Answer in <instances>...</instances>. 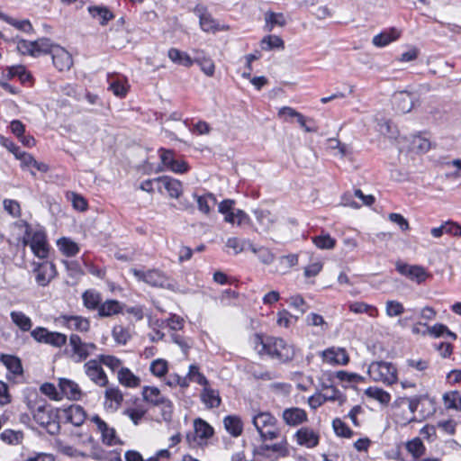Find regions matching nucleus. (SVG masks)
I'll return each instance as SVG.
<instances>
[{"label":"nucleus","mask_w":461,"mask_h":461,"mask_svg":"<svg viewBox=\"0 0 461 461\" xmlns=\"http://www.w3.org/2000/svg\"><path fill=\"white\" fill-rule=\"evenodd\" d=\"M252 343L259 355H267L282 362L289 361L294 357V347L281 338L262 337L255 334Z\"/></svg>","instance_id":"obj_1"},{"label":"nucleus","mask_w":461,"mask_h":461,"mask_svg":"<svg viewBox=\"0 0 461 461\" xmlns=\"http://www.w3.org/2000/svg\"><path fill=\"white\" fill-rule=\"evenodd\" d=\"M15 225L24 231L22 240L23 245L29 246L35 257L41 259L47 258L50 247L45 230L42 227L32 230L31 225L24 220L18 221Z\"/></svg>","instance_id":"obj_2"},{"label":"nucleus","mask_w":461,"mask_h":461,"mask_svg":"<svg viewBox=\"0 0 461 461\" xmlns=\"http://www.w3.org/2000/svg\"><path fill=\"white\" fill-rule=\"evenodd\" d=\"M251 421L261 441H273L280 438L281 428L278 420L269 411H258L252 415Z\"/></svg>","instance_id":"obj_3"},{"label":"nucleus","mask_w":461,"mask_h":461,"mask_svg":"<svg viewBox=\"0 0 461 461\" xmlns=\"http://www.w3.org/2000/svg\"><path fill=\"white\" fill-rule=\"evenodd\" d=\"M59 410L48 404H39L32 411L33 420L50 435L59 433Z\"/></svg>","instance_id":"obj_4"},{"label":"nucleus","mask_w":461,"mask_h":461,"mask_svg":"<svg viewBox=\"0 0 461 461\" xmlns=\"http://www.w3.org/2000/svg\"><path fill=\"white\" fill-rule=\"evenodd\" d=\"M131 273L137 278L138 281H142L149 285L166 288L174 292L177 290L176 283L171 281L163 272L158 269L142 271L140 269L132 268L131 269Z\"/></svg>","instance_id":"obj_5"},{"label":"nucleus","mask_w":461,"mask_h":461,"mask_svg":"<svg viewBox=\"0 0 461 461\" xmlns=\"http://www.w3.org/2000/svg\"><path fill=\"white\" fill-rule=\"evenodd\" d=\"M367 373L373 381L383 383L386 385H391L397 381V369L390 362H372L368 366Z\"/></svg>","instance_id":"obj_6"},{"label":"nucleus","mask_w":461,"mask_h":461,"mask_svg":"<svg viewBox=\"0 0 461 461\" xmlns=\"http://www.w3.org/2000/svg\"><path fill=\"white\" fill-rule=\"evenodd\" d=\"M194 430L185 436L186 442L191 447H204L213 436V428L201 418H196L193 422Z\"/></svg>","instance_id":"obj_7"},{"label":"nucleus","mask_w":461,"mask_h":461,"mask_svg":"<svg viewBox=\"0 0 461 461\" xmlns=\"http://www.w3.org/2000/svg\"><path fill=\"white\" fill-rule=\"evenodd\" d=\"M68 357L74 363H81L96 351L97 346L93 342H85L77 334H71L68 341Z\"/></svg>","instance_id":"obj_8"},{"label":"nucleus","mask_w":461,"mask_h":461,"mask_svg":"<svg viewBox=\"0 0 461 461\" xmlns=\"http://www.w3.org/2000/svg\"><path fill=\"white\" fill-rule=\"evenodd\" d=\"M142 396L148 402L156 406H162V414L165 420H169L171 419L173 403L169 399L161 394L158 387L145 386L142 390Z\"/></svg>","instance_id":"obj_9"},{"label":"nucleus","mask_w":461,"mask_h":461,"mask_svg":"<svg viewBox=\"0 0 461 461\" xmlns=\"http://www.w3.org/2000/svg\"><path fill=\"white\" fill-rule=\"evenodd\" d=\"M88 420L95 425L96 432L101 435L103 444L106 446H115L121 443L115 429L98 414L91 415Z\"/></svg>","instance_id":"obj_10"},{"label":"nucleus","mask_w":461,"mask_h":461,"mask_svg":"<svg viewBox=\"0 0 461 461\" xmlns=\"http://www.w3.org/2000/svg\"><path fill=\"white\" fill-rule=\"evenodd\" d=\"M194 13L199 18L200 28L205 32L215 33L220 31L229 30V26L221 25L203 5H197L194 8Z\"/></svg>","instance_id":"obj_11"},{"label":"nucleus","mask_w":461,"mask_h":461,"mask_svg":"<svg viewBox=\"0 0 461 461\" xmlns=\"http://www.w3.org/2000/svg\"><path fill=\"white\" fill-rule=\"evenodd\" d=\"M102 363L97 357L84 364V371L86 376L96 385L104 387L108 384V377L102 367Z\"/></svg>","instance_id":"obj_12"},{"label":"nucleus","mask_w":461,"mask_h":461,"mask_svg":"<svg viewBox=\"0 0 461 461\" xmlns=\"http://www.w3.org/2000/svg\"><path fill=\"white\" fill-rule=\"evenodd\" d=\"M396 270L402 275L417 284H421L427 280L429 274L425 267L419 265H409L403 262L396 263Z\"/></svg>","instance_id":"obj_13"},{"label":"nucleus","mask_w":461,"mask_h":461,"mask_svg":"<svg viewBox=\"0 0 461 461\" xmlns=\"http://www.w3.org/2000/svg\"><path fill=\"white\" fill-rule=\"evenodd\" d=\"M158 190L162 193L165 190L170 198L178 199L183 194V184L181 181L171 176H163L154 179Z\"/></svg>","instance_id":"obj_14"},{"label":"nucleus","mask_w":461,"mask_h":461,"mask_svg":"<svg viewBox=\"0 0 461 461\" xmlns=\"http://www.w3.org/2000/svg\"><path fill=\"white\" fill-rule=\"evenodd\" d=\"M294 438L300 447L314 448L320 443V433L310 427H302L295 431Z\"/></svg>","instance_id":"obj_15"},{"label":"nucleus","mask_w":461,"mask_h":461,"mask_svg":"<svg viewBox=\"0 0 461 461\" xmlns=\"http://www.w3.org/2000/svg\"><path fill=\"white\" fill-rule=\"evenodd\" d=\"M323 361L330 366H345L349 361V356L344 348L331 347L321 352Z\"/></svg>","instance_id":"obj_16"},{"label":"nucleus","mask_w":461,"mask_h":461,"mask_svg":"<svg viewBox=\"0 0 461 461\" xmlns=\"http://www.w3.org/2000/svg\"><path fill=\"white\" fill-rule=\"evenodd\" d=\"M52 57L53 65L59 70H68L73 65V59L70 53L59 45L52 47V50L50 53Z\"/></svg>","instance_id":"obj_17"},{"label":"nucleus","mask_w":461,"mask_h":461,"mask_svg":"<svg viewBox=\"0 0 461 461\" xmlns=\"http://www.w3.org/2000/svg\"><path fill=\"white\" fill-rule=\"evenodd\" d=\"M282 420L289 427H297L306 422L308 415L303 409L298 407L286 408L282 412Z\"/></svg>","instance_id":"obj_18"},{"label":"nucleus","mask_w":461,"mask_h":461,"mask_svg":"<svg viewBox=\"0 0 461 461\" xmlns=\"http://www.w3.org/2000/svg\"><path fill=\"white\" fill-rule=\"evenodd\" d=\"M36 283L41 286L47 285L56 276L55 265L45 261L34 268Z\"/></svg>","instance_id":"obj_19"},{"label":"nucleus","mask_w":461,"mask_h":461,"mask_svg":"<svg viewBox=\"0 0 461 461\" xmlns=\"http://www.w3.org/2000/svg\"><path fill=\"white\" fill-rule=\"evenodd\" d=\"M200 400L206 409H215L221 404V398L217 389H213L210 384L203 387L200 393Z\"/></svg>","instance_id":"obj_20"},{"label":"nucleus","mask_w":461,"mask_h":461,"mask_svg":"<svg viewBox=\"0 0 461 461\" xmlns=\"http://www.w3.org/2000/svg\"><path fill=\"white\" fill-rule=\"evenodd\" d=\"M62 325L71 330L87 332L90 329V321L87 318L78 315H63L60 317Z\"/></svg>","instance_id":"obj_21"},{"label":"nucleus","mask_w":461,"mask_h":461,"mask_svg":"<svg viewBox=\"0 0 461 461\" xmlns=\"http://www.w3.org/2000/svg\"><path fill=\"white\" fill-rule=\"evenodd\" d=\"M59 387L61 398L65 396L69 400L77 401L82 397V392L79 385L70 379L60 378L59 381Z\"/></svg>","instance_id":"obj_22"},{"label":"nucleus","mask_w":461,"mask_h":461,"mask_svg":"<svg viewBox=\"0 0 461 461\" xmlns=\"http://www.w3.org/2000/svg\"><path fill=\"white\" fill-rule=\"evenodd\" d=\"M415 97L409 92H399L393 95V106L395 110L402 113H407L411 111L414 105Z\"/></svg>","instance_id":"obj_23"},{"label":"nucleus","mask_w":461,"mask_h":461,"mask_svg":"<svg viewBox=\"0 0 461 461\" xmlns=\"http://www.w3.org/2000/svg\"><path fill=\"white\" fill-rule=\"evenodd\" d=\"M61 411L64 414L66 421L76 427L81 426L86 419V413L84 408L77 404L70 405Z\"/></svg>","instance_id":"obj_24"},{"label":"nucleus","mask_w":461,"mask_h":461,"mask_svg":"<svg viewBox=\"0 0 461 461\" xmlns=\"http://www.w3.org/2000/svg\"><path fill=\"white\" fill-rule=\"evenodd\" d=\"M400 36V30L396 28H390L375 35L372 39V43L377 48H383L398 40Z\"/></svg>","instance_id":"obj_25"},{"label":"nucleus","mask_w":461,"mask_h":461,"mask_svg":"<svg viewBox=\"0 0 461 461\" xmlns=\"http://www.w3.org/2000/svg\"><path fill=\"white\" fill-rule=\"evenodd\" d=\"M192 196L196 201L199 212L205 215H208L212 208L217 203L215 195L209 192L203 194L194 193Z\"/></svg>","instance_id":"obj_26"},{"label":"nucleus","mask_w":461,"mask_h":461,"mask_svg":"<svg viewBox=\"0 0 461 461\" xmlns=\"http://www.w3.org/2000/svg\"><path fill=\"white\" fill-rule=\"evenodd\" d=\"M118 382L125 387L136 388L140 384V378L128 367L120 368L117 374Z\"/></svg>","instance_id":"obj_27"},{"label":"nucleus","mask_w":461,"mask_h":461,"mask_svg":"<svg viewBox=\"0 0 461 461\" xmlns=\"http://www.w3.org/2000/svg\"><path fill=\"white\" fill-rule=\"evenodd\" d=\"M123 305L117 300H106L104 303H101L100 306L98 307V316L104 318V317H111L116 314H119L122 312Z\"/></svg>","instance_id":"obj_28"},{"label":"nucleus","mask_w":461,"mask_h":461,"mask_svg":"<svg viewBox=\"0 0 461 461\" xmlns=\"http://www.w3.org/2000/svg\"><path fill=\"white\" fill-rule=\"evenodd\" d=\"M348 306L349 311L355 314L366 313L371 318H376L379 314L378 309L375 306L364 302H349Z\"/></svg>","instance_id":"obj_29"},{"label":"nucleus","mask_w":461,"mask_h":461,"mask_svg":"<svg viewBox=\"0 0 461 461\" xmlns=\"http://www.w3.org/2000/svg\"><path fill=\"white\" fill-rule=\"evenodd\" d=\"M254 214L265 231L270 230L277 221L276 215L267 210H255Z\"/></svg>","instance_id":"obj_30"},{"label":"nucleus","mask_w":461,"mask_h":461,"mask_svg":"<svg viewBox=\"0 0 461 461\" xmlns=\"http://www.w3.org/2000/svg\"><path fill=\"white\" fill-rule=\"evenodd\" d=\"M105 406L109 409L117 410L123 401V394L117 387H110L105 390Z\"/></svg>","instance_id":"obj_31"},{"label":"nucleus","mask_w":461,"mask_h":461,"mask_svg":"<svg viewBox=\"0 0 461 461\" xmlns=\"http://www.w3.org/2000/svg\"><path fill=\"white\" fill-rule=\"evenodd\" d=\"M167 57L173 63L186 68L191 67L194 63V59L189 56L188 53L176 48H171L168 50Z\"/></svg>","instance_id":"obj_32"},{"label":"nucleus","mask_w":461,"mask_h":461,"mask_svg":"<svg viewBox=\"0 0 461 461\" xmlns=\"http://www.w3.org/2000/svg\"><path fill=\"white\" fill-rule=\"evenodd\" d=\"M225 429L232 436L239 437L243 431V422L237 415H228L223 419Z\"/></svg>","instance_id":"obj_33"},{"label":"nucleus","mask_w":461,"mask_h":461,"mask_svg":"<svg viewBox=\"0 0 461 461\" xmlns=\"http://www.w3.org/2000/svg\"><path fill=\"white\" fill-rule=\"evenodd\" d=\"M12 322L18 327L22 331L26 332L31 330L32 327V319L21 311H12L10 312Z\"/></svg>","instance_id":"obj_34"},{"label":"nucleus","mask_w":461,"mask_h":461,"mask_svg":"<svg viewBox=\"0 0 461 461\" xmlns=\"http://www.w3.org/2000/svg\"><path fill=\"white\" fill-rule=\"evenodd\" d=\"M298 264V255L289 254L278 258L275 272L280 275L287 274L293 267Z\"/></svg>","instance_id":"obj_35"},{"label":"nucleus","mask_w":461,"mask_h":461,"mask_svg":"<svg viewBox=\"0 0 461 461\" xmlns=\"http://www.w3.org/2000/svg\"><path fill=\"white\" fill-rule=\"evenodd\" d=\"M90 15L101 25H106L113 18V13L105 6H88Z\"/></svg>","instance_id":"obj_36"},{"label":"nucleus","mask_w":461,"mask_h":461,"mask_svg":"<svg viewBox=\"0 0 461 461\" xmlns=\"http://www.w3.org/2000/svg\"><path fill=\"white\" fill-rule=\"evenodd\" d=\"M59 249L67 257H74L79 252L78 245L69 238L62 237L58 240Z\"/></svg>","instance_id":"obj_37"},{"label":"nucleus","mask_w":461,"mask_h":461,"mask_svg":"<svg viewBox=\"0 0 461 461\" xmlns=\"http://www.w3.org/2000/svg\"><path fill=\"white\" fill-rule=\"evenodd\" d=\"M1 361L5 366L14 375H20L23 374V369L21 360L12 355H2Z\"/></svg>","instance_id":"obj_38"},{"label":"nucleus","mask_w":461,"mask_h":461,"mask_svg":"<svg viewBox=\"0 0 461 461\" xmlns=\"http://www.w3.org/2000/svg\"><path fill=\"white\" fill-rule=\"evenodd\" d=\"M393 420L399 426H406L411 422L417 421L416 416L413 413H408L403 404H399L395 409Z\"/></svg>","instance_id":"obj_39"},{"label":"nucleus","mask_w":461,"mask_h":461,"mask_svg":"<svg viewBox=\"0 0 461 461\" xmlns=\"http://www.w3.org/2000/svg\"><path fill=\"white\" fill-rule=\"evenodd\" d=\"M185 378H187L189 384L190 382L196 383L203 387L210 384L205 375L201 373L199 366L195 364L189 366Z\"/></svg>","instance_id":"obj_40"},{"label":"nucleus","mask_w":461,"mask_h":461,"mask_svg":"<svg viewBox=\"0 0 461 461\" xmlns=\"http://www.w3.org/2000/svg\"><path fill=\"white\" fill-rule=\"evenodd\" d=\"M82 299L84 306L88 310H98L102 301L101 294L95 290H86L83 294Z\"/></svg>","instance_id":"obj_41"},{"label":"nucleus","mask_w":461,"mask_h":461,"mask_svg":"<svg viewBox=\"0 0 461 461\" xmlns=\"http://www.w3.org/2000/svg\"><path fill=\"white\" fill-rule=\"evenodd\" d=\"M33 44V57H39L43 54L50 53L52 50V47H55L56 44L52 43V41L49 38H40L36 41H32Z\"/></svg>","instance_id":"obj_42"},{"label":"nucleus","mask_w":461,"mask_h":461,"mask_svg":"<svg viewBox=\"0 0 461 461\" xmlns=\"http://www.w3.org/2000/svg\"><path fill=\"white\" fill-rule=\"evenodd\" d=\"M146 413L147 409L141 404L127 408L123 411V415L127 416L134 425H139Z\"/></svg>","instance_id":"obj_43"},{"label":"nucleus","mask_w":461,"mask_h":461,"mask_svg":"<svg viewBox=\"0 0 461 461\" xmlns=\"http://www.w3.org/2000/svg\"><path fill=\"white\" fill-rule=\"evenodd\" d=\"M406 450L417 459L425 454L426 447L420 438H414L406 443Z\"/></svg>","instance_id":"obj_44"},{"label":"nucleus","mask_w":461,"mask_h":461,"mask_svg":"<svg viewBox=\"0 0 461 461\" xmlns=\"http://www.w3.org/2000/svg\"><path fill=\"white\" fill-rule=\"evenodd\" d=\"M226 247L231 249L235 255L242 252L246 249L252 248V243L249 240H242L236 237L229 238L226 241Z\"/></svg>","instance_id":"obj_45"},{"label":"nucleus","mask_w":461,"mask_h":461,"mask_svg":"<svg viewBox=\"0 0 461 461\" xmlns=\"http://www.w3.org/2000/svg\"><path fill=\"white\" fill-rule=\"evenodd\" d=\"M1 19L23 32L33 33L34 32L31 22L27 19L16 20L7 15H1Z\"/></svg>","instance_id":"obj_46"},{"label":"nucleus","mask_w":461,"mask_h":461,"mask_svg":"<svg viewBox=\"0 0 461 461\" xmlns=\"http://www.w3.org/2000/svg\"><path fill=\"white\" fill-rule=\"evenodd\" d=\"M267 31H272L274 26L283 27L286 23L285 17L281 13L267 12L265 14Z\"/></svg>","instance_id":"obj_47"},{"label":"nucleus","mask_w":461,"mask_h":461,"mask_svg":"<svg viewBox=\"0 0 461 461\" xmlns=\"http://www.w3.org/2000/svg\"><path fill=\"white\" fill-rule=\"evenodd\" d=\"M149 371L156 377H164L168 372V362L163 358H157L150 363Z\"/></svg>","instance_id":"obj_48"},{"label":"nucleus","mask_w":461,"mask_h":461,"mask_svg":"<svg viewBox=\"0 0 461 461\" xmlns=\"http://www.w3.org/2000/svg\"><path fill=\"white\" fill-rule=\"evenodd\" d=\"M411 149L416 152L424 153L430 148V141L429 139L421 135H414L410 143Z\"/></svg>","instance_id":"obj_49"},{"label":"nucleus","mask_w":461,"mask_h":461,"mask_svg":"<svg viewBox=\"0 0 461 461\" xmlns=\"http://www.w3.org/2000/svg\"><path fill=\"white\" fill-rule=\"evenodd\" d=\"M326 402H338L342 405L346 402L345 395L334 386H327L321 393Z\"/></svg>","instance_id":"obj_50"},{"label":"nucleus","mask_w":461,"mask_h":461,"mask_svg":"<svg viewBox=\"0 0 461 461\" xmlns=\"http://www.w3.org/2000/svg\"><path fill=\"white\" fill-rule=\"evenodd\" d=\"M366 394L382 404H388L391 401V395L386 391L377 388V387H369L366 390Z\"/></svg>","instance_id":"obj_51"},{"label":"nucleus","mask_w":461,"mask_h":461,"mask_svg":"<svg viewBox=\"0 0 461 461\" xmlns=\"http://www.w3.org/2000/svg\"><path fill=\"white\" fill-rule=\"evenodd\" d=\"M305 321L309 326L320 328L321 332H325L330 329V326L324 318L315 312L309 313L306 316Z\"/></svg>","instance_id":"obj_52"},{"label":"nucleus","mask_w":461,"mask_h":461,"mask_svg":"<svg viewBox=\"0 0 461 461\" xmlns=\"http://www.w3.org/2000/svg\"><path fill=\"white\" fill-rule=\"evenodd\" d=\"M262 50H270L272 49H284V41L277 35H267L261 41Z\"/></svg>","instance_id":"obj_53"},{"label":"nucleus","mask_w":461,"mask_h":461,"mask_svg":"<svg viewBox=\"0 0 461 461\" xmlns=\"http://www.w3.org/2000/svg\"><path fill=\"white\" fill-rule=\"evenodd\" d=\"M112 336L116 343L125 345L131 339V332L129 329L116 325L112 330Z\"/></svg>","instance_id":"obj_54"},{"label":"nucleus","mask_w":461,"mask_h":461,"mask_svg":"<svg viewBox=\"0 0 461 461\" xmlns=\"http://www.w3.org/2000/svg\"><path fill=\"white\" fill-rule=\"evenodd\" d=\"M313 244L321 249H331L336 245V240L330 234H323L312 238Z\"/></svg>","instance_id":"obj_55"},{"label":"nucleus","mask_w":461,"mask_h":461,"mask_svg":"<svg viewBox=\"0 0 461 461\" xmlns=\"http://www.w3.org/2000/svg\"><path fill=\"white\" fill-rule=\"evenodd\" d=\"M101 363L111 369L113 372H117L120 368H123L121 359L112 355H99L98 356Z\"/></svg>","instance_id":"obj_56"},{"label":"nucleus","mask_w":461,"mask_h":461,"mask_svg":"<svg viewBox=\"0 0 461 461\" xmlns=\"http://www.w3.org/2000/svg\"><path fill=\"white\" fill-rule=\"evenodd\" d=\"M404 312V307L402 303L396 300H388L385 303V313L388 317L393 318L402 315Z\"/></svg>","instance_id":"obj_57"},{"label":"nucleus","mask_w":461,"mask_h":461,"mask_svg":"<svg viewBox=\"0 0 461 461\" xmlns=\"http://www.w3.org/2000/svg\"><path fill=\"white\" fill-rule=\"evenodd\" d=\"M332 428L339 437L349 438L353 436V431L339 418L333 420Z\"/></svg>","instance_id":"obj_58"},{"label":"nucleus","mask_w":461,"mask_h":461,"mask_svg":"<svg viewBox=\"0 0 461 461\" xmlns=\"http://www.w3.org/2000/svg\"><path fill=\"white\" fill-rule=\"evenodd\" d=\"M234 201L233 200H223L219 203L218 210L219 212L224 215V221H232L233 213L236 209L233 208Z\"/></svg>","instance_id":"obj_59"},{"label":"nucleus","mask_w":461,"mask_h":461,"mask_svg":"<svg viewBox=\"0 0 461 461\" xmlns=\"http://www.w3.org/2000/svg\"><path fill=\"white\" fill-rule=\"evenodd\" d=\"M197 63L202 71L208 77H212L215 71V65L212 59L208 57H198L194 59Z\"/></svg>","instance_id":"obj_60"},{"label":"nucleus","mask_w":461,"mask_h":461,"mask_svg":"<svg viewBox=\"0 0 461 461\" xmlns=\"http://www.w3.org/2000/svg\"><path fill=\"white\" fill-rule=\"evenodd\" d=\"M444 402L448 409L459 410L461 409V394L456 391L447 393L444 395Z\"/></svg>","instance_id":"obj_61"},{"label":"nucleus","mask_w":461,"mask_h":461,"mask_svg":"<svg viewBox=\"0 0 461 461\" xmlns=\"http://www.w3.org/2000/svg\"><path fill=\"white\" fill-rule=\"evenodd\" d=\"M0 438L4 442L16 445L22 442L23 435L21 431L5 429L0 434Z\"/></svg>","instance_id":"obj_62"},{"label":"nucleus","mask_w":461,"mask_h":461,"mask_svg":"<svg viewBox=\"0 0 461 461\" xmlns=\"http://www.w3.org/2000/svg\"><path fill=\"white\" fill-rule=\"evenodd\" d=\"M254 254H258V259L265 265L271 264L275 259V255L267 248L261 247L256 249L253 245L250 248Z\"/></svg>","instance_id":"obj_63"},{"label":"nucleus","mask_w":461,"mask_h":461,"mask_svg":"<svg viewBox=\"0 0 461 461\" xmlns=\"http://www.w3.org/2000/svg\"><path fill=\"white\" fill-rule=\"evenodd\" d=\"M67 336L63 333L50 331L45 344L51 345L56 348H60L67 343Z\"/></svg>","instance_id":"obj_64"}]
</instances>
